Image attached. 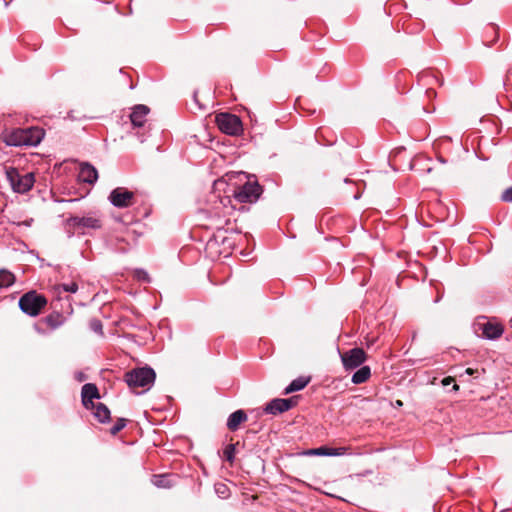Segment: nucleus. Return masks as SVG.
<instances>
[{
	"label": "nucleus",
	"mask_w": 512,
	"mask_h": 512,
	"mask_svg": "<svg viewBox=\"0 0 512 512\" xmlns=\"http://www.w3.org/2000/svg\"><path fill=\"white\" fill-rule=\"evenodd\" d=\"M42 321L52 330H55L64 324L65 317L60 312H53L44 317Z\"/></svg>",
	"instance_id": "obj_18"
},
{
	"label": "nucleus",
	"mask_w": 512,
	"mask_h": 512,
	"mask_svg": "<svg viewBox=\"0 0 512 512\" xmlns=\"http://www.w3.org/2000/svg\"><path fill=\"white\" fill-rule=\"evenodd\" d=\"M297 399H298L297 396H293V397L286 398V399L275 398L266 404V406L264 407V412L266 414H271V415L282 414V413L290 410L291 408L295 407L298 403Z\"/></svg>",
	"instance_id": "obj_11"
},
{
	"label": "nucleus",
	"mask_w": 512,
	"mask_h": 512,
	"mask_svg": "<svg viewBox=\"0 0 512 512\" xmlns=\"http://www.w3.org/2000/svg\"><path fill=\"white\" fill-rule=\"evenodd\" d=\"M91 409L94 410L93 414L99 422L106 423L110 420V410L105 404L97 403L94 405V408Z\"/></svg>",
	"instance_id": "obj_19"
},
{
	"label": "nucleus",
	"mask_w": 512,
	"mask_h": 512,
	"mask_svg": "<svg viewBox=\"0 0 512 512\" xmlns=\"http://www.w3.org/2000/svg\"><path fill=\"white\" fill-rule=\"evenodd\" d=\"M473 330L477 336L487 340H496L504 332V327L497 321L489 320L486 316H479L473 323Z\"/></svg>",
	"instance_id": "obj_5"
},
{
	"label": "nucleus",
	"mask_w": 512,
	"mask_h": 512,
	"mask_svg": "<svg viewBox=\"0 0 512 512\" xmlns=\"http://www.w3.org/2000/svg\"><path fill=\"white\" fill-rule=\"evenodd\" d=\"M126 426V419L119 418L115 422V424L111 427L110 433L112 435H116L118 432H120L124 427Z\"/></svg>",
	"instance_id": "obj_25"
},
{
	"label": "nucleus",
	"mask_w": 512,
	"mask_h": 512,
	"mask_svg": "<svg viewBox=\"0 0 512 512\" xmlns=\"http://www.w3.org/2000/svg\"><path fill=\"white\" fill-rule=\"evenodd\" d=\"M6 178L12 190L19 194L27 193L35 183V175L32 172L20 173L15 167H5Z\"/></svg>",
	"instance_id": "obj_3"
},
{
	"label": "nucleus",
	"mask_w": 512,
	"mask_h": 512,
	"mask_svg": "<svg viewBox=\"0 0 512 512\" xmlns=\"http://www.w3.org/2000/svg\"><path fill=\"white\" fill-rule=\"evenodd\" d=\"M47 304V300L43 295L36 291H29L19 299V308L29 316H37Z\"/></svg>",
	"instance_id": "obj_6"
},
{
	"label": "nucleus",
	"mask_w": 512,
	"mask_h": 512,
	"mask_svg": "<svg viewBox=\"0 0 512 512\" xmlns=\"http://www.w3.org/2000/svg\"><path fill=\"white\" fill-rule=\"evenodd\" d=\"M345 370H354L360 367L366 360V353L362 348H352L340 354Z\"/></svg>",
	"instance_id": "obj_10"
},
{
	"label": "nucleus",
	"mask_w": 512,
	"mask_h": 512,
	"mask_svg": "<svg viewBox=\"0 0 512 512\" xmlns=\"http://www.w3.org/2000/svg\"><path fill=\"white\" fill-rule=\"evenodd\" d=\"M247 420V415L243 410H236L229 415L227 419V428L231 431H236L240 424Z\"/></svg>",
	"instance_id": "obj_16"
},
{
	"label": "nucleus",
	"mask_w": 512,
	"mask_h": 512,
	"mask_svg": "<svg viewBox=\"0 0 512 512\" xmlns=\"http://www.w3.org/2000/svg\"><path fill=\"white\" fill-rule=\"evenodd\" d=\"M453 388H454L455 390H458V389H459L458 385H456V384L453 386Z\"/></svg>",
	"instance_id": "obj_33"
},
{
	"label": "nucleus",
	"mask_w": 512,
	"mask_h": 512,
	"mask_svg": "<svg viewBox=\"0 0 512 512\" xmlns=\"http://www.w3.org/2000/svg\"><path fill=\"white\" fill-rule=\"evenodd\" d=\"M215 491L220 497L226 498L229 490L225 484L219 483L215 485Z\"/></svg>",
	"instance_id": "obj_27"
},
{
	"label": "nucleus",
	"mask_w": 512,
	"mask_h": 512,
	"mask_svg": "<svg viewBox=\"0 0 512 512\" xmlns=\"http://www.w3.org/2000/svg\"><path fill=\"white\" fill-rule=\"evenodd\" d=\"M134 277L138 281L150 282V277H149L148 273L144 269H136L134 271Z\"/></svg>",
	"instance_id": "obj_26"
},
{
	"label": "nucleus",
	"mask_w": 512,
	"mask_h": 512,
	"mask_svg": "<svg viewBox=\"0 0 512 512\" xmlns=\"http://www.w3.org/2000/svg\"><path fill=\"white\" fill-rule=\"evenodd\" d=\"M216 124L220 131L232 136L239 135L243 130L240 118L230 113L218 114Z\"/></svg>",
	"instance_id": "obj_8"
},
{
	"label": "nucleus",
	"mask_w": 512,
	"mask_h": 512,
	"mask_svg": "<svg viewBox=\"0 0 512 512\" xmlns=\"http://www.w3.org/2000/svg\"><path fill=\"white\" fill-rule=\"evenodd\" d=\"M235 452H236V445L235 444H228L225 447V449H224V452H223L224 453V457L231 464L234 462Z\"/></svg>",
	"instance_id": "obj_22"
},
{
	"label": "nucleus",
	"mask_w": 512,
	"mask_h": 512,
	"mask_svg": "<svg viewBox=\"0 0 512 512\" xmlns=\"http://www.w3.org/2000/svg\"><path fill=\"white\" fill-rule=\"evenodd\" d=\"M453 381V379L451 377H447V378H444L442 383L444 386H447L449 385L451 382Z\"/></svg>",
	"instance_id": "obj_30"
},
{
	"label": "nucleus",
	"mask_w": 512,
	"mask_h": 512,
	"mask_svg": "<svg viewBox=\"0 0 512 512\" xmlns=\"http://www.w3.org/2000/svg\"><path fill=\"white\" fill-rule=\"evenodd\" d=\"M149 113V108L146 105H136L131 114L130 120L134 127H142L146 122V117Z\"/></svg>",
	"instance_id": "obj_13"
},
{
	"label": "nucleus",
	"mask_w": 512,
	"mask_h": 512,
	"mask_svg": "<svg viewBox=\"0 0 512 512\" xmlns=\"http://www.w3.org/2000/svg\"><path fill=\"white\" fill-rule=\"evenodd\" d=\"M427 95L430 96L432 93L434 94V91L432 89H428L426 91Z\"/></svg>",
	"instance_id": "obj_32"
},
{
	"label": "nucleus",
	"mask_w": 512,
	"mask_h": 512,
	"mask_svg": "<svg viewBox=\"0 0 512 512\" xmlns=\"http://www.w3.org/2000/svg\"><path fill=\"white\" fill-rule=\"evenodd\" d=\"M501 199L505 202H511L512 203V186L507 188L501 196Z\"/></svg>",
	"instance_id": "obj_29"
},
{
	"label": "nucleus",
	"mask_w": 512,
	"mask_h": 512,
	"mask_svg": "<svg viewBox=\"0 0 512 512\" xmlns=\"http://www.w3.org/2000/svg\"><path fill=\"white\" fill-rule=\"evenodd\" d=\"M261 193L262 188L257 181H247L234 190L233 196L240 203H253L258 200Z\"/></svg>",
	"instance_id": "obj_7"
},
{
	"label": "nucleus",
	"mask_w": 512,
	"mask_h": 512,
	"mask_svg": "<svg viewBox=\"0 0 512 512\" xmlns=\"http://www.w3.org/2000/svg\"><path fill=\"white\" fill-rule=\"evenodd\" d=\"M155 371L150 367L136 368L125 373V382L131 389H150L155 381Z\"/></svg>",
	"instance_id": "obj_4"
},
{
	"label": "nucleus",
	"mask_w": 512,
	"mask_h": 512,
	"mask_svg": "<svg viewBox=\"0 0 512 512\" xmlns=\"http://www.w3.org/2000/svg\"><path fill=\"white\" fill-rule=\"evenodd\" d=\"M59 287L62 288L65 292L69 293H76L78 291V285L76 282L61 284Z\"/></svg>",
	"instance_id": "obj_28"
},
{
	"label": "nucleus",
	"mask_w": 512,
	"mask_h": 512,
	"mask_svg": "<svg viewBox=\"0 0 512 512\" xmlns=\"http://www.w3.org/2000/svg\"><path fill=\"white\" fill-rule=\"evenodd\" d=\"M310 382V377L300 376L294 379L285 389L283 394L288 395L293 392L300 391L304 389L308 383Z\"/></svg>",
	"instance_id": "obj_17"
},
{
	"label": "nucleus",
	"mask_w": 512,
	"mask_h": 512,
	"mask_svg": "<svg viewBox=\"0 0 512 512\" xmlns=\"http://www.w3.org/2000/svg\"><path fill=\"white\" fill-rule=\"evenodd\" d=\"M89 328L96 334L103 335V325L99 319H91L89 321Z\"/></svg>",
	"instance_id": "obj_23"
},
{
	"label": "nucleus",
	"mask_w": 512,
	"mask_h": 512,
	"mask_svg": "<svg viewBox=\"0 0 512 512\" xmlns=\"http://www.w3.org/2000/svg\"><path fill=\"white\" fill-rule=\"evenodd\" d=\"M79 177L83 182L93 184L98 179V172L91 164L82 163L80 165Z\"/></svg>",
	"instance_id": "obj_14"
},
{
	"label": "nucleus",
	"mask_w": 512,
	"mask_h": 512,
	"mask_svg": "<svg viewBox=\"0 0 512 512\" xmlns=\"http://www.w3.org/2000/svg\"><path fill=\"white\" fill-rule=\"evenodd\" d=\"M153 484L159 488H167L170 486L168 479L164 475H154Z\"/></svg>",
	"instance_id": "obj_24"
},
{
	"label": "nucleus",
	"mask_w": 512,
	"mask_h": 512,
	"mask_svg": "<svg viewBox=\"0 0 512 512\" xmlns=\"http://www.w3.org/2000/svg\"><path fill=\"white\" fill-rule=\"evenodd\" d=\"M347 450L348 449L346 447L330 448L321 446L318 448L310 449L307 454L316 456H342L346 454Z\"/></svg>",
	"instance_id": "obj_15"
},
{
	"label": "nucleus",
	"mask_w": 512,
	"mask_h": 512,
	"mask_svg": "<svg viewBox=\"0 0 512 512\" xmlns=\"http://www.w3.org/2000/svg\"><path fill=\"white\" fill-rule=\"evenodd\" d=\"M371 376V370L369 366L360 367L353 375H352V383L354 384H362L366 382Z\"/></svg>",
	"instance_id": "obj_20"
},
{
	"label": "nucleus",
	"mask_w": 512,
	"mask_h": 512,
	"mask_svg": "<svg viewBox=\"0 0 512 512\" xmlns=\"http://www.w3.org/2000/svg\"><path fill=\"white\" fill-rule=\"evenodd\" d=\"M82 404L85 408H94L93 399H99L100 395L95 384L87 383L83 385L81 390Z\"/></svg>",
	"instance_id": "obj_12"
},
{
	"label": "nucleus",
	"mask_w": 512,
	"mask_h": 512,
	"mask_svg": "<svg viewBox=\"0 0 512 512\" xmlns=\"http://www.w3.org/2000/svg\"><path fill=\"white\" fill-rule=\"evenodd\" d=\"M102 227V222L95 214L87 216H71L65 220V229L68 237L75 233L85 235L89 230H97Z\"/></svg>",
	"instance_id": "obj_2"
},
{
	"label": "nucleus",
	"mask_w": 512,
	"mask_h": 512,
	"mask_svg": "<svg viewBox=\"0 0 512 512\" xmlns=\"http://www.w3.org/2000/svg\"><path fill=\"white\" fill-rule=\"evenodd\" d=\"M135 194L125 187H117L110 192V203L117 208H128L134 204Z\"/></svg>",
	"instance_id": "obj_9"
},
{
	"label": "nucleus",
	"mask_w": 512,
	"mask_h": 512,
	"mask_svg": "<svg viewBox=\"0 0 512 512\" xmlns=\"http://www.w3.org/2000/svg\"><path fill=\"white\" fill-rule=\"evenodd\" d=\"M44 136L45 131L39 127L5 129L0 134L1 140L12 147H35Z\"/></svg>",
	"instance_id": "obj_1"
},
{
	"label": "nucleus",
	"mask_w": 512,
	"mask_h": 512,
	"mask_svg": "<svg viewBox=\"0 0 512 512\" xmlns=\"http://www.w3.org/2000/svg\"><path fill=\"white\" fill-rule=\"evenodd\" d=\"M15 282V275L7 269H0V289L8 288Z\"/></svg>",
	"instance_id": "obj_21"
},
{
	"label": "nucleus",
	"mask_w": 512,
	"mask_h": 512,
	"mask_svg": "<svg viewBox=\"0 0 512 512\" xmlns=\"http://www.w3.org/2000/svg\"><path fill=\"white\" fill-rule=\"evenodd\" d=\"M466 373L469 375H472L474 373V371H473V369L468 368V369H466Z\"/></svg>",
	"instance_id": "obj_31"
}]
</instances>
